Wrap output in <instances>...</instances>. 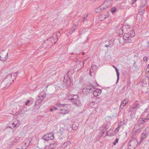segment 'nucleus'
I'll return each instance as SVG.
<instances>
[{"instance_id":"nucleus-1","label":"nucleus","mask_w":149,"mask_h":149,"mask_svg":"<svg viewBox=\"0 0 149 149\" xmlns=\"http://www.w3.org/2000/svg\"><path fill=\"white\" fill-rule=\"evenodd\" d=\"M95 86L93 84L90 83L83 89L82 92L84 95H87L93 92V90L95 89Z\"/></svg>"},{"instance_id":"nucleus-2","label":"nucleus","mask_w":149,"mask_h":149,"mask_svg":"<svg viewBox=\"0 0 149 149\" xmlns=\"http://www.w3.org/2000/svg\"><path fill=\"white\" fill-rule=\"evenodd\" d=\"M8 53L4 50L0 51V60L4 61L6 60Z\"/></svg>"},{"instance_id":"nucleus-3","label":"nucleus","mask_w":149,"mask_h":149,"mask_svg":"<svg viewBox=\"0 0 149 149\" xmlns=\"http://www.w3.org/2000/svg\"><path fill=\"white\" fill-rule=\"evenodd\" d=\"M112 3V0H106L101 5L103 6L104 8V9L105 10L111 6Z\"/></svg>"},{"instance_id":"nucleus-4","label":"nucleus","mask_w":149,"mask_h":149,"mask_svg":"<svg viewBox=\"0 0 149 149\" xmlns=\"http://www.w3.org/2000/svg\"><path fill=\"white\" fill-rule=\"evenodd\" d=\"M58 106H59V107H62V108H60L59 109V111H61V112H59L60 113H61L62 114H63L64 115H65L66 113H69V111L68 110L65 109L64 108V105H65L64 104H58Z\"/></svg>"},{"instance_id":"nucleus-5","label":"nucleus","mask_w":149,"mask_h":149,"mask_svg":"<svg viewBox=\"0 0 149 149\" xmlns=\"http://www.w3.org/2000/svg\"><path fill=\"white\" fill-rule=\"evenodd\" d=\"M140 103L138 101H136L133 104L132 107H130V109L136 111L137 109L140 108Z\"/></svg>"},{"instance_id":"nucleus-6","label":"nucleus","mask_w":149,"mask_h":149,"mask_svg":"<svg viewBox=\"0 0 149 149\" xmlns=\"http://www.w3.org/2000/svg\"><path fill=\"white\" fill-rule=\"evenodd\" d=\"M68 100L72 101V103L75 106H78L81 104V102L79 98L77 99L74 97H71L68 99Z\"/></svg>"},{"instance_id":"nucleus-7","label":"nucleus","mask_w":149,"mask_h":149,"mask_svg":"<svg viewBox=\"0 0 149 149\" xmlns=\"http://www.w3.org/2000/svg\"><path fill=\"white\" fill-rule=\"evenodd\" d=\"M130 145H132V146H133L134 147L136 148L137 145L139 144H140L139 142V143L137 141V139H136L135 138H132L131 139L129 143Z\"/></svg>"},{"instance_id":"nucleus-8","label":"nucleus","mask_w":149,"mask_h":149,"mask_svg":"<svg viewBox=\"0 0 149 149\" xmlns=\"http://www.w3.org/2000/svg\"><path fill=\"white\" fill-rule=\"evenodd\" d=\"M147 119H143V118H140L138 120L137 125H136L134 126V128H138L139 127H141V125H143L144 122H145Z\"/></svg>"},{"instance_id":"nucleus-9","label":"nucleus","mask_w":149,"mask_h":149,"mask_svg":"<svg viewBox=\"0 0 149 149\" xmlns=\"http://www.w3.org/2000/svg\"><path fill=\"white\" fill-rule=\"evenodd\" d=\"M128 101V100L127 99H125L122 102L120 106V110L121 111V109L125 106L126 104H127Z\"/></svg>"},{"instance_id":"nucleus-10","label":"nucleus","mask_w":149,"mask_h":149,"mask_svg":"<svg viewBox=\"0 0 149 149\" xmlns=\"http://www.w3.org/2000/svg\"><path fill=\"white\" fill-rule=\"evenodd\" d=\"M93 95L95 97H97L101 93V91L98 89H95V91H93Z\"/></svg>"},{"instance_id":"nucleus-11","label":"nucleus","mask_w":149,"mask_h":149,"mask_svg":"<svg viewBox=\"0 0 149 149\" xmlns=\"http://www.w3.org/2000/svg\"><path fill=\"white\" fill-rule=\"evenodd\" d=\"M103 6L101 5L99 7L95 9V11L97 13H99L101 11H102L103 10H104V8Z\"/></svg>"},{"instance_id":"nucleus-12","label":"nucleus","mask_w":149,"mask_h":149,"mask_svg":"<svg viewBox=\"0 0 149 149\" xmlns=\"http://www.w3.org/2000/svg\"><path fill=\"white\" fill-rule=\"evenodd\" d=\"M54 36H52L51 37L49 38V39H47V40H46L43 43V44L45 45V44L47 43V42L48 41V40L50 39H52V40H51L50 41H49V42H54V43H56L57 42V40H54Z\"/></svg>"},{"instance_id":"nucleus-13","label":"nucleus","mask_w":149,"mask_h":149,"mask_svg":"<svg viewBox=\"0 0 149 149\" xmlns=\"http://www.w3.org/2000/svg\"><path fill=\"white\" fill-rule=\"evenodd\" d=\"M129 112L130 113V115L131 118H134L135 117L136 111L129 109Z\"/></svg>"},{"instance_id":"nucleus-14","label":"nucleus","mask_w":149,"mask_h":149,"mask_svg":"<svg viewBox=\"0 0 149 149\" xmlns=\"http://www.w3.org/2000/svg\"><path fill=\"white\" fill-rule=\"evenodd\" d=\"M148 135L144 132H143L141 136V139L140 141H139V143H141L143 141L144 139L146 138L147 136Z\"/></svg>"},{"instance_id":"nucleus-15","label":"nucleus","mask_w":149,"mask_h":149,"mask_svg":"<svg viewBox=\"0 0 149 149\" xmlns=\"http://www.w3.org/2000/svg\"><path fill=\"white\" fill-rule=\"evenodd\" d=\"M113 67L116 70L117 76V83L119 79V72L118 71V69L114 65H113Z\"/></svg>"},{"instance_id":"nucleus-16","label":"nucleus","mask_w":149,"mask_h":149,"mask_svg":"<svg viewBox=\"0 0 149 149\" xmlns=\"http://www.w3.org/2000/svg\"><path fill=\"white\" fill-rule=\"evenodd\" d=\"M97 69L96 66L95 65H92L90 69V75H92L91 73L93 72H94L95 70Z\"/></svg>"},{"instance_id":"nucleus-17","label":"nucleus","mask_w":149,"mask_h":149,"mask_svg":"<svg viewBox=\"0 0 149 149\" xmlns=\"http://www.w3.org/2000/svg\"><path fill=\"white\" fill-rule=\"evenodd\" d=\"M47 134H48V139L50 140H53L54 139V134L52 133V132H49L47 133Z\"/></svg>"},{"instance_id":"nucleus-18","label":"nucleus","mask_w":149,"mask_h":149,"mask_svg":"<svg viewBox=\"0 0 149 149\" xmlns=\"http://www.w3.org/2000/svg\"><path fill=\"white\" fill-rule=\"evenodd\" d=\"M131 38L130 35L127 33H125L123 36V38L125 40H127L128 38Z\"/></svg>"},{"instance_id":"nucleus-19","label":"nucleus","mask_w":149,"mask_h":149,"mask_svg":"<svg viewBox=\"0 0 149 149\" xmlns=\"http://www.w3.org/2000/svg\"><path fill=\"white\" fill-rule=\"evenodd\" d=\"M90 106L93 108L97 107L98 104L97 103H95L94 102H92L90 103Z\"/></svg>"},{"instance_id":"nucleus-20","label":"nucleus","mask_w":149,"mask_h":149,"mask_svg":"<svg viewBox=\"0 0 149 149\" xmlns=\"http://www.w3.org/2000/svg\"><path fill=\"white\" fill-rule=\"evenodd\" d=\"M43 98H38L36 102L35 105H38L43 101Z\"/></svg>"},{"instance_id":"nucleus-21","label":"nucleus","mask_w":149,"mask_h":149,"mask_svg":"<svg viewBox=\"0 0 149 149\" xmlns=\"http://www.w3.org/2000/svg\"><path fill=\"white\" fill-rule=\"evenodd\" d=\"M77 26L76 25H74L73 27L71 29V30L70 31L69 33L70 34H72L73 33L75 30L76 29Z\"/></svg>"},{"instance_id":"nucleus-22","label":"nucleus","mask_w":149,"mask_h":149,"mask_svg":"<svg viewBox=\"0 0 149 149\" xmlns=\"http://www.w3.org/2000/svg\"><path fill=\"white\" fill-rule=\"evenodd\" d=\"M143 127V125H142V126L141 127H140L138 128V129L136 130L135 131V134H137L140 133Z\"/></svg>"},{"instance_id":"nucleus-23","label":"nucleus","mask_w":149,"mask_h":149,"mask_svg":"<svg viewBox=\"0 0 149 149\" xmlns=\"http://www.w3.org/2000/svg\"><path fill=\"white\" fill-rule=\"evenodd\" d=\"M48 134H45L42 138L44 140L47 141L49 140V139H48Z\"/></svg>"},{"instance_id":"nucleus-24","label":"nucleus","mask_w":149,"mask_h":149,"mask_svg":"<svg viewBox=\"0 0 149 149\" xmlns=\"http://www.w3.org/2000/svg\"><path fill=\"white\" fill-rule=\"evenodd\" d=\"M120 26V29H119V31L118 33H120L123 34V26L122 25H121L120 26Z\"/></svg>"},{"instance_id":"nucleus-25","label":"nucleus","mask_w":149,"mask_h":149,"mask_svg":"<svg viewBox=\"0 0 149 149\" xmlns=\"http://www.w3.org/2000/svg\"><path fill=\"white\" fill-rule=\"evenodd\" d=\"M130 35L131 37H133L135 35V32L134 31V30L132 29L131 30V31L130 33Z\"/></svg>"},{"instance_id":"nucleus-26","label":"nucleus","mask_w":149,"mask_h":149,"mask_svg":"<svg viewBox=\"0 0 149 149\" xmlns=\"http://www.w3.org/2000/svg\"><path fill=\"white\" fill-rule=\"evenodd\" d=\"M31 140H30L29 142V143L27 145V143H25V145L22 147V149H26V148L29 145V144L31 142Z\"/></svg>"},{"instance_id":"nucleus-27","label":"nucleus","mask_w":149,"mask_h":149,"mask_svg":"<svg viewBox=\"0 0 149 149\" xmlns=\"http://www.w3.org/2000/svg\"><path fill=\"white\" fill-rule=\"evenodd\" d=\"M56 146V144L55 143L51 144L50 145L49 148H50V149H55Z\"/></svg>"},{"instance_id":"nucleus-28","label":"nucleus","mask_w":149,"mask_h":149,"mask_svg":"<svg viewBox=\"0 0 149 149\" xmlns=\"http://www.w3.org/2000/svg\"><path fill=\"white\" fill-rule=\"evenodd\" d=\"M114 40L113 39H112L110 40L109 42V45L112 46L114 44Z\"/></svg>"},{"instance_id":"nucleus-29","label":"nucleus","mask_w":149,"mask_h":149,"mask_svg":"<svg viewBox=\"0 0 149 149\" xmlns=\"http://www.w3.org/2000/svg\"><path fill=\"white\" fill-rule=\"evenodd\" d=\"M143 132L147 135H148L149 134V128L148 127L146 128Z\"/></svg>"},{"instance_id":"nucleus-30","label":"nucleus","mask_w":149,"mask_h":149,"mask_svg":"<svg viewBox=\"0 0 149 149\" xmlns=\"http://www.w3.org/2000/svg\"><path fill=\"white\" fill-rule=\"evenodd\" d=\"M88 14H87L86 15H84L83 17V19L82 20V22H85L86 20H87V18L88 16Z\"/></svg>"},{"instance_id":"nucleus-31","label":"nucleus","mask_w":149,"mask_h":149,"mask_svg":"<svg viewBox=\"0 0 149 149\" xmlns=\"http://www.w3.org/2000/svg\"><path fill=\"white\" fill-rule=\"evenodd\" d=\"M108 128L107 126L104 127L103 129L102 130V135H103V134L107 130V129H108Z\"/></svg>"},{"instance_id":"nucleus-32","label":"nucleus","mask_w":149,"mask_h":149,"mask_svg":"<svg viewBox=\"0 0 149 149\" xmlns=\"http://www.w3.org/2000/svg\"><path fill=\"white\" fill-rule=\"evenodd\" d=\"M135 148H136L135 147L132 146V145H130V143H129L128 145L127 149H134Z\"/></svg>"},{"instance_id":"nucleus-33","label":"nucleus","mask_w":149,"mask_h":149,"mask_svg":"<svg viewBox=\"0 0 149 149\" xmlns=\"http://www.w3.org/2000/svg\"><path fill=\"white\" fill-rule=\"evenodd\" d=\"M116 10V8L115 7H113L111 8L110 11L113 13H114Z\"/></svg>"},{"instance_id":"nucleus-34","label":"nucleus","mask_w":149,"mask_h":149,"mask_svg":"<svg viewBox=\"0 0 149 149\" xmlns=\"http://www.w3.org/2000/svg\"><path fill=\"white\" fill-rule=\"evenodd\" d=\"M70 84V80H67L66 82H65L64 84V85L65 86L68 85L69 86Z\"/></svg>"},{"instance_id":"nucleus-35","label":"nucleus","mask_w":149,"mask_h":149,"mask_svg":"<svg viewBox=\"0 0 149 149\" xmlns=\"http://www.w3.org/2000/svg\"><path fill=\"white\" fill-rule=\"evenodd\" d=\"M46 95L45 94H44L43 95H40L39 96L38 98H43V99L46 97Z\"/></svg>"},{"instance_id":"nucleus-36","label":"nucleus","mask_w":149,"mask_h":149,"mask_svg":"<svg viewBox=\"0 0 149 149\" xmlns=\"http://www.w3.org/2000/svg\"><path fill=\"white\" fill-rule=\"evenodd\" d=\"M18 73V72H17L16 73H13L11 74V76L12 77L13 76L15 78H16L17 75V74Z\"/></svg>"},{"instance_id":"nucleus-37","label":"nucleus","mask_w":149,"mask_h":149,"mask_svg":"<svg viewBox=\"0 0 149 149\" xmlns=\"http://www.w3.org/2000/svg\"><path fill=\"white\" fill-rule=\"evenodd\" d=\"M118 140L119 139L118 138L116 139L115 141L113 142V144L114 145H115L116 143L118 142Z\"/></svg>"},{"instance_id":"nucleus-38","label":"nucleus","mask_w":149,"mask_h":149,"mask_svg":"<svg viewBox=\"0 0 149 149\" xmlns=\"http://www.w3.org/2000/svg\"><path fill=\"white\" fill-rule=\"evenodd\" d=\"M71 96L72 97H75L74 98H76L77 99H78L79 98L78 97V95H74L73 94H71Z\"/></svg>"},{"instance_id":"nucleus-39","label":"nucleus","mask_w":149,"mask_h":149,"mask_svg":"<svg viewBox=\"0 0 149 149\" xmlns=\"http://www.w3.org/2000/svg\"><path fill=\"white\" fill-rule=\"evenodd\" d=\"M148 57L145 56L143 57V60L145 62H146L148 61Z\"/></svg>"},{"instance_id":"nucleus-40","label":"nucleus","mask_w":149,"mask_h":149,"mask_svg":"<svg viewBox=\"0 0 149 149\" xmlns=\"http://www.w3.org/2000/svg\"><path fill=\"white\" fill-rule=\"evenodd\" d=\"M134 63H133V67H134L135 68H136L138 67V66L137 65H135V64L136 63L135 61L134 60Z\"/></svg>"},{"instance_id":"nucleus-41","label":"nucleus","mask_w":149,"mask_h":149,"mask_svg":"<svg viewBox=\"0 0 149 149\" xmlns=\"http://www.w3.org/2000/svg\"><path fill=\"white\" fill-rule=\"evenodd\" d=\"M20 125V123H16L15 125H14V127H18L19 125Z\"/></svg>"},{"instance_id":"nucleus-42","label":"nucleus","mask_w":149,"mask_h":149,"mask_svg":"<svg viewBox=\"0 0 149 149\" xmlns=\"http://www.w3.org/2000/svg\"><path fill=\"white\" fill-rule=\"evenodd\" d=\"M30 102V100H27L25 102V104L27 106L28 104Z\"/></svg>"},{"instance_id":"nucleus-43","label":"nucleus","mask_w":149,"mask_h":149,"mask_svg":"<svg viewBox=\"0 0 149 149\" xmlns=\"http://www.w3.org/2000/svg\"><path fill=\"white\" fill-rule=\"evenodd\" d=\"M107 133V135L109 136H111V134L110 133V134H109V131H107L106 132Z\"/></svg>"},{"instance_id":"nucleus-44","label":"nucleus","mask_w":149,"mask_h":149,"mask_svg":"<svg viewBox=\"0 0 149 149\" xmlns=\"http://www.w3.org/2000/svg\"><path fill=\"white\" fill-rule=\"evenodd\" d=\"M139 14L141 16L142 15H143V14L141 12L140 10H139V12L138 15Z\"/></svg>"},{"instance_id":"nucleus-45","label":"nucleus","mask_w":149,"mask_h":149,"mask_svg":"<svg viewBox=\"0 0 149 149\" xmlns=\"http://www.w3.org/2000/svg\"><path fill=\"white\" fill-rule=\"evenodd\" d=\"M128 40V43H131L132 42V40L131 39V38H128V40Z\"/></svg>"},{"instance_id":"nucleus-46","label":"nucleus","mask_w":149,"mask_h":149,"mask_svg":"<svg viewBox=\"0 0 149 149\" xmlns=\"http://www.w3.org/2000/svg\"><path fill=\"white\" fill-rule=\"evenodd\" d=\"M11 84V83L10 82L8 83L6 85V86L8 87Z\"/></svg>"},{"instance_id":"nucleus-47","label":"nucleus","mask_w":149,"mask_h":149,"mask_svg":"<svg viewBox=\"0 0 149 149\" xmlns=\"http://www.w3.org/2000/svg\"><path fill=\"white\" fill-rule=\"evenodd\" d=\"M68 143L67 142L65 143L63 145V147L65 148V147L67 145Z\"/></svg>"},{"instance_id":"nucleus-48","label":"nucleus","mask_w":149,"mask_h":149,"mask_svg":"<svg viewBox=\"0 0 149 149\" xmlns=\"http://www.w3.org/2000/svg\"><path fill=\"white\" fill-rule=\"evenodd\" d=\"M137 0H132V2L131 4H133L134 3H135L136 1Z\"/></svg>"},{"instance_id":"nucleus-49","label":"nucleus","mask_w":149,"mask_h":149,"mask_svg":"<svg viewBox=\"0 0 149 149\" xmlns=\"http://www.w3.org/2000/svg\"><path fill=\"white\" fill-rule=\"evenodd\" d=\"M60 108V107H59V108H57L56 107H54V108H53V109H54L55 110H57L58 109H59Z\"/></svg>"},{"instance_id":"nucleus-50","label":"nucleus","mask_w":149,"mask_h":149,"mask_svg":"<svg viewBox=\"0 0 149 149\" xmlns=\"http://www.w3.org/2000/svg\"><path fill=\"white\" fill-rule=\"evenodd\" d=\"M88 58H86L85 59H84V61H83V64H84L85 62V61H87L88 59Z\"/></svg>"},{"instance_id":"nucleus-51","label":"nucleus","mask_w":149,"mask_h":149,"mask_svg":"<svg viewBox=\"0 0 149 149\" xmlns=\"http://www.w3.org/2000/svg\"><path fill=\"white\" fill-rule=\"evenodd\" d=\"M140 11L141 12H142V13L143 14H144V13L145 12V10L144 9H143L141 10H140Z\"/></svg>"},{"instance_id":"nucleus-52","label":"nucleus","mask_w":149,"mask_h":149,"mask_svg":"<svg viewBox=\"0 0 149 149\" xmlns=\"http://www.w3.org/2000/svg\"><path fill=\"white\" fill-rule=\"evenodd\" d=\"M123 34L118 33V36L119 37H121L122 36Z\"/></svg>"},{"instance_id":"nucleus-53","label":"nucleus","mask_w":149,"mask_h":149,"mask_svg":"<svg viewBox=\"0 0 149 149\" xmlns=\"http://www.w3.org/2000/svg\"><path fill=\"white\" fill-rule=\"evenodd\" d=\"M147 118L148 120H149V114H147Z\"/></svg>"},{"instance_id":"nucleus-54","label":"nucleus","mask_w":149,"mask_h":149,"mask_svg":"<svg viewBox=\"0 0 149 149\" xmlns=\"http://www.w3.org/2000/svg\"><path fill=\"white\" fill-rule=\"evenodd\" d=\"M148 43V46L147 47H149V41H148L147 42Z\"/></svg>"},{"instance_id":"nucleus-55","label":"nucleus","mask_w":149,"mask_h":149,"mask_svg":"<svg viewBox=\"0 0 149 149\" xmlns=\"http://www.w3.org/2000/svg\"><path fill=\"white\" fill-rule=\"evenodd\" d=\"M97 107H95V108H94V110L95 111H97Z\"/></svg>"},{"instance_id":"nucleus-56","label":"nucleus","mask_w":149,"mask_h":149,"mask_svg":"<svg viewBox=\"0 0 149 149\" xmlns=\"http://www.w3.org/2000/svg\"><path fill=\"white\" fill-rule=\"evenodd\" d=\"M53 111V109L52 108H51L50 109V111Z\"/></svg>"},{"instance_id":"nucleus-57","label":"nucleus","mask_w":149,"mask_h":149,"mask_svg":"<svg viewBox=\"0 0 149 149\" xmlns=\"http://www.w3.org/2000/svg\"><path fill=\"white\" fill-rule=\"evenodd\" d=\"M120 126V125H118V126ZM119 127H117L116 128V130H119Z\"/></svg>"},{"instance_id":"nucleus-58","label":"nucleus","mask_w":149,"mask_h":149,"mask_svg":"<svg viewBox=\"0 0 149 149\" xmlns=\"http://www.w3.org/2000/svg\"><path fill=\"white\" fill-rule=\"evenodd\" d=\"M15 124V122L14 123H12V126H13V127H14V125Z\"/></svg>"},{"instance_id":"nucleus-59","label":"nucleus","mask_w":149,"mask_h":149,"mask_svg":"<svg viewBox=\"0 0 149 149\" xmlns=\"http://www.w3.org/2000/svg\"><path fill=\"white\" fill-rule=\"evenodd\" d=\"M109 45H106L105 46V47H109Z\"/></svg>"},{"instance_id":"nucleus-60","label":"nucleus","mask_w":149,"mask_h":149,"mask_svg":"<svg viewBox=\"0 0 149 149\" xmlns=\"http://www.w3.org/2000/svg\"><path fill=\"white\" fill-rule=\"evenodd\" d=\"M148 69H149V70H148V72L149 73V65H148V68H147V70Z\"/></svg>"},{"instance_id":"nucleus-61","label":"nucleus","mask_w":149,"mask_h":149,"mask_svg":"<svg viewBox=\"0 0 149 149\" xmlns=\"http://www.w3.org/2000/svg\"><path fill=\"white\" fill-rule=\"evenodd\" d=\"M74 125H72V129L73 130H74V128H73V127H74Z\"/></svg>"},{"instance_id":"nucleus-62","label":"nucleus","mask_w":149,"mask_h":149,"mask_svg":"<svg viewBox=\"0 0 149 149\" xmlns=\"http://www.w3.org/2000/svg\"><path fill=\"white\" fill-rule=\"evenodd\" d=\"M96 84L97 85V86H99V85L97 83V82H95Z\"/></svg>"},{"instance_id":"nucleus-63","label":"nucleus","mask_w":149,"mask_h":149,"mask_svg":"<svg viewBox=\"0 0 149 149\" xmlns=\"http://www.w3.org/2000/svg\"><path fill=\"white\" fill-rule=\"evenodd\" d=\"M85 54V53L84 52H83L82 53V55H84Z\"/></svg>"},{"instance_id":"nucleus-64","label":"nucleus","mask_w":149,"mask_h":149,"mask_svg":"<svg viewBox=\"0 0 149 149\" xmlns=\"http://www.w3.org/2000/svg\"><path fill=\"white\" fill-rule=\"evenodd\" d=\"M57 33H56V34H53V35H54V36H56V35H57Z\"/></svg>"}]
</instances>
